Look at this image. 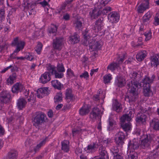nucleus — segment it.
<instances>
[{"instance_id": "nucleus-1", "label": "nucleus", "mask_w": 159, "mask_h": 159, "mask_svg": "<svg viewBox=\"0 0 159 159\" xmlns=\"http://www.w3.org/2000/svg\"><path fill=\"white\" fill-rule=\"evenodd\" d=\"M138 75L136 72H134L131 77L132 80L127 84V89H130L129 90L130 95L126 97L125 98H128L129 102L136 101L138 94V89L141 87L142 84L137 79Z\"/></svg>"}, {"instance_id": "nucleus-2", "label": "nucleus", "mask_w": 159, "mask_h": 159, "mask_svg": "<svg viewBox=\"0 0 159 159\" xmlns=\"http://www.w3.org/2000/svg\"><path fill=\"white\" fill-rule=\"evenodd\" d=\"M46 115L41 111L36 112L33 116L32 120L33 125L36 128H39L46 122Z\"/></svg>"}, {"instance_id": "nucleus-3", "label": "nucleus", "mask_w": 159, "mask_h": 159, "mask_svg": "<svg viewBox=\"0 0 159 159\" xmlns=\"http://www.w3.org/2000/svg\"><path fill=\"white\" fill-rule=\"evenodd\" d=\"M25 44V43L22 41H18V38L16 37L14 38L13 41L11 43V45L13 46H17L16 48L14 50L13 53L11 55V56L12 55L15 54L16 53H17L20 51L21 49L23 48Z\"/></svg>"}, {"instance_id": "nucleus-4", "label": "nucleus", "mask_w": 159, "mask_h": 159, "mask_svg": "<svg viewBox=\"0 0 159 159\" xmlns=\"http://www.w3.org/2000/svg\"><path fill=\"white\" fill-rule=\"evenodd\" d=\"M64 44V38L62 37H56L53 40L52 46L54 49L60 51Z\"/></svg>"}, {"instance_id": "nucleus-5", "label": "nucleus", "mask_w": 159, "mask_h": 159, "mask_svg": "<svg viewBox=\"0 0 159 159\" xmlns=\"http://www.w3.org/2000/svg\"><path fill=\"white\" fill-rule=\"evenodd\" d=\"M91 31L88 29L83 31L82 33L83 39L82 40V44L84 45L87 46L89 44V41L90 40Z\"/></svg>"}, {"instance_id": "nucleus-6", "label": "nucleus", "mask_w": 159, "mask_h": 159, "mask_svg": "<svg viewBox=\"0 0 159 159\" xmlns=\"http://www.w3.org/2000/svg\"><path fill=\"white\" fill-rule=\"evenodd\" d=\"M22 5L24 7L25 10H30L28 11L29 15H34L35 14V9L33 7L34 5L32 3L30 2L29 1L27 0H24V3Z\"/></svg>"}, {"instance_id": "nucleus-7", "label": "nucleus", "mask_w": 159, "mask_h": 159, "mask_svg": "<svg viewBox=\"0 0 159 159\" xmlns=\"http://www.w3.org/2000/svg\"><path fill=\"white\" fill-rule=\"evenodd\" d=\"M148 119L147 116L141 111L137 114L135 120L137 124L145 125Z\"/></svg>"}, {"instance_id": "nucleus-8", "label": "nucleus", "mask_w": 159, "mask_h": 159, "mask_svg": "<svg viewBox=\"0 0 159 159\" xmlns=\"http://www.w3.org/2000/svg\"><path fill=\"white\" fill-rule=\"evenodd\" d=\"M47 70L52 75H54L56 78H61L63 76L64 74L62 72H57L56 70V67L53 65L49 64L47 66Z\"/></svg>"}, {"instance_id": "nucleus-9", "label": "nucleus", "mask_w": 159, "mask_h": 159, "mask_svg": "<svg viewBox=\"0 0 159 159\" xmlns=\"http://www.w3.org/2000/svg\"><path fill=\"white\" fill-rule=\"evenodd\" d=\"M115 138V142L116 144L119 146L121 147L124 143L125 136L122 132L119 131L116 134Z\"/></svg>"}, {"instance_id": "nucleus-10", "label": "nucleus", "mask_w": 159, "mask_h": 159, "mask_svg": "<svg viewBox=\"0 0 159 159\" xmlns=\"http://www.w3.org/2000/svg\"><path fill=\"white\" fill-rule=\"evenodd\" d=\"M102 112L98 108L94 107L93 108L90 114V118L92 119H95L97 118L101 119Z\"/></svg>"}, {"instance_id": "nucleus-11", "label": "nucleus", "mask_w": 159, "mask_h": 159, "mask_svg": "<svg viewBox=\"0 0 159 159\" xmlns=\"http://www.w3.org/2000/svg\"><path fill=\"white\" fill-rule=\"evenodd\" d=\"M151 140L150 135H146L145 138L141 140L140 145V147L143 149L148 148L150 145Z\"/></svg>"}, {"instance_id": "nucleus-12", "label": "nucleus", "mask_w": 159, "mask_h": 159, "mask_svg": "<svg viewBox=\"0 0 159 159\" xmlns=\"http://www.w3.org/2000/svg\"><path fill=\"white\" fill-rule=\"evenodd\" d=\"M11 95L7 91L3 90L0 94V98L1 102L3 103L8 102L11 98Z\"/></svg>"}, {"instance_id": "nucleus-13", "label": "nucleus", "mask_w": 159, "mask_h": 159, "mask_svg": "<svg viewBox=\"0 0 159 159\" xmlns=\"http://www.w3.org/2000/svg\"><path fill=\"white\" fill-rule=\"evenodd\" d=\"M88 45L89 49L92 50V51L99 49L101 47L99 42L95 40L94 39L90 40Z\"/></svg>"}, {"instance_id": "nucleus-14", "label": "nucleus", "mask_w": 159, "mask_h": 159, "mask_svg": "<svg viewBox=\"0 0 159 159\" xmlns=\"http://www.w3.org/2000/svg\"><path fill=\"white\" fill-rule=\"evenodd\" d=\"M149 0H143L142 3L138 7L137 11L139 13H143L149 8Z\"/></svg>"}, {"instance_id": "nucleus-15", "label": "nucleus", "mask_w": 159, "mask_h": 159, "mask_svg": "<svg viewBox=\"0 0 159 159\" xmlns=\"http://www.w3.org/2000/svg\"><path fill=\"white\" fill-rule=\"evenodd\" d=\"M103 19L102 17L100 18L96 22L93 29L95 32H98L102 30L103 28Z\"/></svg>"}, {"instance_id": "nucleus-16", "label": "nucleus", "mask_w": 159, "mask_h": 159, "mask_svg": "<svg viewBox=\"0 0 159 159\" xmlns=\"http://www.w3.org/2000/svg\"><path fill=\"white\" fill-rule=\"evenodd\" d=\"M108 17L111 23H116L119 20L120 16L116 12H112L108 14Z\"/></svg>"}, {"instance_id": "nucleus-17", "label": "nucleus", "mask_w": 159, "mask_h": 159, "mask_svg": "<svg viewBox=\"0 0 159 159\" xmlns=\"http://www.w3.org/2000/svg\"><path fill=\"white\" fill-rule=\"evenodd\" d=\"M24 89V88L22 84L17 83L12 86V91L13 93H17L19 92H21Z\"/></svg>"}, {"instance_id": "nucleus-18", "label": "nucleus", "mask_w": 159, "mask_h": 159, "mask_svg": "<svg viewBox=\"0 0 159 159\" xmlns=\"http://www.w3.org/2000/svg\"><path fill=\"white\" fill-rule=\"evenodd\" d=\"M50 72L48 71V72H45L41 75L39 80V81L41 83L43 84H45L50 80Z\"/></svg>"}, {"instance_id": "nucleus-19", "label": "nucleus", "mask_w": 159, "mask_h": 159, "mask_svg": "<svg viewBox=\"0 0 159 159\" xmlns=\"http://www.w3.org/2000/svg\"><path fill=\"white\" fill-rule=\"evenodd\" d=\"M37 97L40 98L47 95L48 94V90L47 88H40L37 90Z\"/></svg>"}, {"instance_id": "nucleus-20", "label": "nucleus", "mask_w": 159, "mask_h": 159, "mask_svg": "<svg viewBox=\"0 0 159 159\" xmlns=\"http://www.w3.org/2000/svg\"><path fill=\"white\" fill-rule=\"evenodd\" d=\"M117 80L116 81V85L119 87H122L125 84V80L124 78L120 75L116 77Z\"/></svg>"}, {"instance_id": "nucleus-21", "label": "nucleus", "mask_w": 159, "mask_h": 159, "mask_svg": "<svg viewBox=\"0 0 159 159\" xmlns=\"http://www.w3.org/2000/svg\"><path fill=\"white\" fill-rule=\"evenodd\" d=\"M139 146V144L138 142L134 140L130 141L128 143V148L134 150L138 149Z\"/></svg>"}, {"instance_id": "nucleus-22", "label": "nucleus", "mask_w": 159, "mask_h": 159, "mask_svg": "<svg viewBox=\"0 0 159 159\" xmlns=\"http://www.w3.org/2000/svg\"><path fill=\"white\" fill-rule=\"evenodd\" d=\"M112 108L113 110L118 112L121 111L122 108V106L121 104L117 101L115 100L113 103Z\"/></svg>"}, {"instance_id": "nucleus-23", "label": "nucleus", "mask_w": 159, "mask_h": 159, "mask_svg": "<svg viewBox=\"0 0 159 159\" xmlns=\"http://www.w3.org/2000/svg\"><path fill=\"white\" fill-rule=\"evenodd\" d=\"M159 65V55L157 54L153 56L151 59V65L152 66L157 67Z\"/></svg>"}, {"instance_id": "nucleus-24", "label": "nucleus", "mask_w": 159, "mask_h": 159, "mask_svg": "<svg viewBox=\"0 0 159 159\" xmlns=\"http://www.w3.org/2000/svg\"><path fill=\"white\" fill-rule=\"evenodd\" d=\"M150 124L153 129L156 130H159V120L153 119L150 122Z\"/></svg>"}, {"instance_id": "nucleus-25", "label": "nucleus", "mask_w": 159, "mask_h": 159, "mask_svg": "<svg viewBox=\"0 0 159 159\" xmlns=\"http://www.w3.org/2000/svg\"><path fill=\"white\" fill-rule=\"evenodd\" d=\"M26 103L27 102L25 99L20 98L17 100V106L18 109L21 110L25 107Z\"/></svg>"}, {"instance_id": "nucleus-26", "label": "nucleus", "mask_w": 159, "mask_h": 159, "mask_svg": "<svg viewBox=\"0 0 159 159\" xmlns=\"http://www.w3.org/2000/svg\"><path fill=\"white\" fill-rule=\"evenodd\" d=\"M52 86L55 89L60 90L63 88V85L57 80H54L51 81Z\"/></svg>"}, {"instance_id": "nucleus-27", "label": "nucleus", "mask_w": 159, "mask_h": 159, "mask_svg": "<svg viewBox=\"0 0 159 159\" xmlns=\"http://www.w3.org/2000/svg\"><path fill=\"white\" fill-rule=\"evenodd\" d=\"M80 41L79 36L77 34H75L69 38V41L71 43L74 44L79 42Z\"/></svg>"}, {"instance_id": "nucleus-28", "label": "nucleus", "mask_w": 159, "mask_h": 159, "mask_svg": "<svg viewBox=\"0 0 159 159\" xmlns=\"http://www.w3.org/2000/svg\"><path fill=\"white\" fill-rule=\"evenodd\" d=\"M99 8L97 9L95 8L92 10V12H90V15L92 19H95L100 15L101 13V11L99 10Z\"/></svg>"}, {"instance_id": "nucleus-29", "label": "nucleus", "mask_w": 159, "mask_h": 159, "mask_svg": "<svg viewBox=\"0 0 159 159\" xmlns=\"http://www.w3.org/2000/svg\"><path fill=\"white\" fill-rule=\"evenodd\" d=\"M142 83H143V87L150 88L151 84L152 83V80H150L149 77H146L142 80Z\"/></svg>"}, {"instance_id": "nucleus-30", "label": "nucleus", "mask_w": 159, "mask_h": 159, "mask_svg": "<svg viewBox=\"0 0 159 159\" xmlns=\"http://www.w3.org/2000/svg\"><path fill=\"white\" fill-rule=\"evenodd\" d=\"M18 156L17 151L15 150H11L8 154V158L9 159H16Z\"/></svg>"}, {"instance_id": "nucleus-31", "label": "nucleus", "mask_w": 159, "mask_h": 159, "mask_svg": "<svg viewBox=\"0 0 159 159\" xmlns=\"http://www.w3.org/2000/svg\"><path fill=\"white\" fill-rule=\"evenodd\" d=\"M99 155L106 158V159H108V157L107 153V152L106 150V148L103 146L100 147L99 148Z\"/></svg>"}, {"instance_id": "nucleus-32", "label": "nucleus", "mask_w": 159, "mask_h": 159, "mask_svg": "<svg viewBox=\"0 0 159 159\" xmlns=\"http://www.w3.org/2000/svg\"><path fill=\"white\" fill-rule=\"evenodd\" d=\"M146 56V52L143 51L139 53L136 55V58L139 61H141L144 59Z\"/></svg>"}, {"instance_id": "nucleus-33", "label": "nucleus", "mask_w": 159, "mask_h": 159, "mask_svg": "<svg viewBox=\"0 0 159 159\" xmlns=\"http://www.w3.org/2000/svg\"><path fill=\"white\" fill-rule=\"evenodd\" d=\"M16 77L17 75L15 73H13L11 75H10L7 80L8 84H12L14 83V80L16 79Z\"/></svg>"}, {"instance_id": "nucleus-34", "label": "nucleus", "mask_w": 159, "mask_h": 159, "mask_svg": "<svg viewBox=\"0 0 159 159\" xmlns=\"http://www.w3.org/2000/svg\"><path fill=\"white\" fill-rule=\"evenodd\" d=\"M66 98L67 99L70 100V101H73L74 100V97L72 93V90L70 89H67L66 92Z\"/></svg>"}, {"instance_id": "nucleus-35", "label": "nucleus", "mask_w": 159, "mask_h": 159, "mask_svg": "<svg viewBox=\"0 0 159 159\" xmlns=\"http://www.w3.org/2000/svg\"><path fill=\"white\" fill-rule=\"evenodd\" d=\"M89 111V108L87 106H84L80 110V114L83 116L87 114Z\"/></svg>"}, {"instance_id": "nucleus-36", "label": "nucleus", "mask_w": 159, "mask_h": 159, "mask_svg": "<svg viewBox=\"0 0 159 159\" xmlns=\"http://www.w3.org/2000/svg\"><path fill=\"white\" fill-rule=\"evenodd\" d=\"M54 102L56 103L60 102L62 101V93L60 92L57 93L54 97Z\"/></svg>"}, {"instance_id": "nucleus-37", "label": "nucleus", "mask_w": 159, "mask_h": 159, "mask_svg": "<svg viewBox=\"0 0 159 159\" xmlns=\"http://www.w3.org/2000/svg\"><path fill=\"white\" fill-rule=\"evenodd\" d=\"M68 143V141L66 140H64L61 143V149L65 152H67L69 151Z\"/></svg>"}, {"instance_id": "nucleus-38", "label": "nucleus", "mask_w": 159, "mask_h": 159, "mask_svg": "<svg viewBox=\"0 0 159 159\" xmlns=\"http://www.w3.org/2000/svg\"><path fill=\"white\" fill-rule=\"evenodd\" d=\"M120 126L125 132L130 129V127L129 122L127 123H120Z\"/></svg>"}, {"instance_id": "nucleus-39", "label": "nucleus", "mask_w": 159, "mask_h": 159, "mask_svg": "<svg viewBox=\"0 0 159 159\" xmlns=\"http://www.w3.org/2000/svg\"><path fill=\"white\" fill-rule=\"evenodd\" d=\"M99 145L98 144L93 143L89 145L87 148V150L89 152L93 151L95 148H97Z\"/></svg>"}, {"instance_id": "nucleus-40", "label": "nucleus", "mask_w": 159, "mask_h": 159, "mask_svg": "<svg viewBox=\"0 0 159 159\" xmlns=\"http://www.w3.org/2000/svg\"><path fill=\"white\" fill-rule=\"evenodd\" d=\"M140 109L141 111L144 113H146L149 115L152 114L151 108L150 107H148V108H144L141 107Z\"/></svg>"}, {"instance_id": "nucleus-41", "label": "nucleus", "mask_w": 159, "mask_h": 159, "mask_svg": "<svg viewBox=\"0 0 159 159\" xmlns=\"http://www.w3.org/2000/svg\"><path fill=\"white\" fill-rule=\"evenodd\" d=\"M5 11L4 9L2 8L0 10V23L2 22L5 19Z\"/></svg>"}, {"instance_id": "nucleus-42", "label": "nucleus", "mask_w": 159, "mask_h": 159, "mask_svg": "<svg viewBox=\"0 0 159 159\" xmlns=\"http://www.w3.org/2000/svg\"><path fill=\"white\" fill-rule=\"evenodd\" d=\"M43 45L40 42H39L35 47V50L39 54H40L42 49Z\"/></svg>"}, {"instance_id": "nucleus-43", "label": "nucleus", "mask_w": 159, "mask_h": 159, "mask_svg": "<svg viewBox=\"0 0 159 159\" xmlns=\"http://www.w3.org/2000/svg\"><path fill=\"white\" fill-rule=\"evenodd\" d=\"M111 79V76L110 74L105 75L103 77V81L105 84L108 83Z\"/></svg>"}, {"instance_id": "nucleus-44", "label": "nucleus", "mask_w": 159, "mask_h": 159, "mask_svg": "<svg viewBox=\"0 0 159 159\" xmlns=\"http://www.w3.org/2000/svg\"><path fill=\"white\" fill-rule=\"evenodd\" d=\"M111 152L114 156L116 155H119L118 153L119 152V150L117 146L113 147L111 150Z\"/></svg>"}, {"instance_id": "nucleus-45", "label": "nucleus", "mask_w": 159, "mask_h": 159, "mask_svg": "<svg viewBox=\"0 0 159 159\" xmlns=\"http://www.w3.org/2000/svg\"><path fill=\"white\" fill-rule=\"evenodd\" d=\"M118 65V64L117 63H112L108 66L107 69L112 70H115V68L119 66Z\"/></svg>"}, {"instance_id": "nucleus-46", "label": "nucleus", "mask_w": 159, "mask_h": 159, "mask_svg": "<svg viewBox=\"0 0 159 159\" xmlns=\"http://www.w3.org/2000/svg\"><path fill=\"white\" fill-rule=\"evenodd\" d=\"M144 91L143 93L144 95L145 96L148 97L149 95V94L151 92L150 90V88L148 87H143Z\"/></svg>"}, {"instance_id": "nucleus-47", "label": "nucleus", "mask_w": 159, "mask_h": 159, "mask_svg": "<svg viewBox=\"0 0 159 159\" xmlns=\"http://www.w3.org/2000/svg\"><path fill=\"white\" fill-rule=\"evenodd\" d=\"M57 71L59 72H63L65 71L63 65L62 64H59L57 65Z\"/></svg>"}, {"instance_id": "nucleus-48", "label": "nucleus", "mask_w": 159, "mask_h": 159, "mask_svg": "<svg viewBox=\"0 0 159 159\" xmlns=\"http://www.w3.org/2000/svg\"><path fill=\"white\" fill-rule=\"evenodd\" d=\"M131 120L128 119V117L125 114L123 115L120 118L121 123H125V122L127 121L129 122Z\"/></svg>"}, {"instance_id": "nucleus-49", "label": "nucleus", "mask_w": 159, "mask_h": 159, "mask_svg": "<svg viewBox=\"0 0 159 159\" xmlns=\"http://www.w3.org/2000/svg\"><path fill=\"white\" fill-rule=\"evenodd\" d=\"M151 34V30H149L148 32H146L145 33L144 35L146 37L145 41H148L151 39L152 36Z\"/></svg>"}, {"instance_id": "nucleus-50", "label": "nucleus", "mask_w": 159, "mask_h": 159, "mask_svg": "<svg viewBox=\"0 0 159 159\" xmlns=\"http://www.w3.org/2000/svg\"><path fill=\"white\" fill-rule=\"evenodd\" d=\"M57 29V27L56 25H53L52 27L49 29V33H55Z\"/></svg>"}, {"instance_id": "nucleus-51", "label": "nucleus", "mask_w": 159, "mask_h": 159, "mask_svg": "<svg viewBox=\"0 0 159 159\" xmlns=\"http://www.w3.org/2000/svg\"><path fill=\"white\" fill-rule=\"evenodd\" d=\"M76 28L78 30H80L82 26V22L78 20L76 22Z\"/></svg>"}, {"instance_id": "nucleus-52", "label": "nucleus", "mask_w": 159, "mask_h": 159, "mask_svg": "<svg viewBox=\"0 0 159 159\" xmlns=\"http://www.w3.org/2000/svg\"><path fill=\"white\" fill-rule=\"evenodd\" d=\"M129 156V159H137L138 157L137 156V154L135 153L132 152L131 153H130Z\"/></svg>"}, {"instance_id": "nucleus-53", "label": "nucleus", "mask_w": 159, "mask_h": 159, "mask_svg": "<svg viewBox=\"0 0 159 159\" xmlns=\"http://www.w3.org/2000/svg\"><path fill=\"white\" fill-rule=\"evenodd\" d=\"M155 22L154 24L156 25H159V14L157 13L154 18Z\"/></svg>"}, {"instance_id": "nucleus-54", "label": "nucleus", "mask_w": 159, "mask_h": 159, "mask_svg": "<svg viewBox=\"0 0 159 159\" xmlns=\"http://www.w3.org/2000/svg\"><path fill=\"white\" fill-rule=\"evenodd\" d=\"M89 74L87 72L85 71L81 75H80V76L81 78H84L86 79H87L89 77Z\"/></svg>"}, {"instance_id": "nucleus-55", "label": "nucleus", "mask_w": 159, "mask_h": 159, "mask_svg": "<svg viewBox=\"0 0 159 159\" xmlns=\"http://www.w3.org/2000/svg\"><path fill=\"white\" fill-rule=\"evenodd\" d=\"M111 10V8L110 7H107L105 8L102 11V13L104 14H106L108 12Z\"/></svg>"}, {"instance_id": "nucleus-56", "label": "nucleus", "mask_w": 159, "mask_h": 159, "mask_svg": "<svg viewBox=\"0 0 159 159\" xmlns=\"http://www.w3.org/2000/svg\"><path fill=\"white\" fill-rule=\"evenodd\" d=\"M47 139L48 138L46 137L45 139L42 140L38 145L41 148L42 146L45 144Z\"/></svg>"}, {"instance_id": "nucleus-57", "label": "nucleus", "mask_w": 159, "mask_h": 159, "mask_svg": "<svg viewBox=\"0 0 159 159\" xmlns=\"http://www.w3.org/2000/svg\"><path fill=\"white\" fill-rule=\"evenodd\" d=\"M75 0H66L64 2L67 6H68L70 5V7H72V5H71L72 2Z\"/></svg>"}, {"instance_id": "nucleus-58", "label": "nucleus", "mask_w": 159, "mask_h": 159, "mask_svg": "<svg viewBox=\"0 0 159 159\" xmlns=\"http://www.w3.org/2000/svg\"><path fill=\"white\" fill-rule=\"evenodd\" d=\"M103 143L106 146H107L109 144L112 143L111 139H107L106 140H103Z\"/></svg>"}, {"instance_id": "nucleus-59", "label": "nucleus", "mask_w": 159, "mask_h": 159, "mask_svg": "<svg viewBox=\"0 0 159 159\" xmlns=\"http://www.w3.org/2000/svg\"><path fill=\"white\" fill-rule=\"evenodd\" d=\"M67 75L72 77L74 76V73L70 69H68L67 70Z\"/></svg>"}, {"instance_id": "nucleus-60", "label": "nucleus", "mask_w": 159, "mask_h": 159, "mask_svg": "<svg viewBox=\"0 0 159 159\" xmlns=\"http://www.w3.org/2000/svg\"><path fill=\"white\" fill-rule=\"evenodd\" d=\"M125 115L128 117V119L130 120L131 119V117L133 116V111L132 110L129 111V113L125 114Z\"/></svg>"}, {"instance_id": "nucleus-61", "label": "nucleus", "mask_w": 159, "mask_h": 159, "mask_svg": "<svg viewBox=\"0 0 159 159\" xmlns=\"http://www.w3.org/2000/svg\"><path fill=\"white\" fill-rule=\"evenodd\" d=\"M25 58L26 59H27V60L29 61H32L34 58V57H33V56L30 54H29L28 55H26L25 57Z\"/></svg>"}, {"instance_id": "nucleus-62", "label": "nucleus", "mask_w": 159, "mask_h": 159, "mask_svg": "<svg viewBox=\"0 0 159 159\" xmlns=\"http://www.w3.org/2000/svg\"><path fill=\"white\" fill-rule=\"evenodd\" d=\"M38 3L41 5L43 7H44L48 5L47 2L45 0H44L43 2H40Z\"/></svg>"}, {"instance_id": "nucleus-63", "label": "nucleus", "mask_w": 159, "mask_h": 159, "mask_svg": "<svg viewBox=\"0 0 159 159\" xmlns=\"http://www.w3.org/2000/svg\"><path fill=\"white\" fill-rule=\"evenodd\" d=\"M100 95L99 94H96L93 96V100L95 101H98L99 100L100 97H99Z\"/></svg>"}, {"instance_id": "nucleus-64", "label": "nucleus", "mask_w": 159, "mask_h": 159, "mask_svg": "<svg viewBox=\"0 0 159 159\" xmlns=\"http://www.w3.org/2000/svg\"><path fill=\"white\" fill-rule=\"evenodd\" d=\"M106 158L104 157H103V156H102L101 155H99L98 156H95L93 158H92V159H106Z\"/></svg>"}]
</instances>
